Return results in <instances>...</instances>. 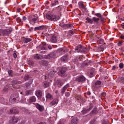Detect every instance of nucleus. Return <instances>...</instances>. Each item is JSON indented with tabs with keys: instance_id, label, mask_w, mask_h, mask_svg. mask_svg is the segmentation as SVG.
Segmentation results:
<instances>
[{
	"instance_id": "1",
	"label": "nucleus",
	"mask_w": 124,
	"mask_h": 124,
	"mask_svg": "<svg viewBox=\"0 0 124 124\" xmlns=\"http://www.w3.org/2000/svg\"><path fill=\"white\" fill-rule=\"evenodd\" d=\"M86 48H85L81 45L77 46L75 49V52H81L83 53L85 52Z\"/></svg>"
},
{
	"instance_id": "2",
	"label": "nucleus",
	"mask_w": 124,
	"mask_h": 124,
	"mask_svg": "<svg viewBox=\"0 0 124 124\" xmlns=\"http://www.w3.org/2000/svg\"><path fill=\"white\" fill-rule=\"evenodd\" d=\"M47 17L48 19L53 21H56L59 19V17L54 15L49 14Z\"/></svg>"
},
{
	"instance_id": "3",
	"label": "nucleus",
	"mask_w": 124,
	"mask_h": 124,
	"mask_svg": "<svg viewBox=\"0 0 124 124\" xmlns=\"http://www.w3.org/2000/svg\"><path fill=\"white\" fill-rule=\"evenodd\" d=\"M38 17L37 15H34L32 17L31 19L30 20V23L33 25L38 21Z\"/></svg>"
},
{
	"instance_id": "4",
	"label": "nucleus",
	"mask_w": 124,
	"mask_h": 124,
	"mask_svg": "<svg viewBox=\"0 0 124 124\" xmlns=\"http://www.w3.org/2000/svg\"><path fill=\"white\" fill-rule=\"evenodd\" d=\"M19 120V119L17 117H13L9 120V122L10 124H15Z\"/></svg>"
},
{
	"instance_id": "5",
	"label": "nucleus",
	"mask_w": 124,
	"mask_h": 124,
	"mask_svg": "<svg viewBox=\"0 0 124 124\" xmlns=\"http://www.w3.org/2000/svg\"><path fill=\"white\" fill-rule=\"evenodd\" d=\"M85 78L82 75L77 77L76 79V80L79 82L85 81Z\"/></svg>"
},
{
	"instance_id": "6",
	"label": "nucleus",
	"mask_w": 124,
	"mask_h": 124,
	"mask_svg": "<svg viewBox=\"0 0 124 124\" xmlns=\"http://www.w3.org/2000/svg\"><path fill=\"white\" fill-rule=\"evenodd\" d=\"M36 108L40 112L44 110V108L43 106L39 104L38 103H35L34 104Z\"/></svg>"
},
{
	"instance_id": "7",
	"label": "nucleus",
	"mask_w": 124,
	"mask_h": 124,
	"mask_svg": "<svg viewBox=\"0 0 124 124\" xmlns=\"http://www.w3.org/2000/svg\"><path fill=\"white\" fill-rule=\"evenodd\" d=\"M58 101V100L57 98L54 99L53 101L50 103V105L51 106H55L57 104Z\"/></svg>"
},
{
	"instance_id": "8",
	"label": "nucleus",
	"mask_w": 124,
	"mask_h": 124,
	"mask_svg": "<svg viewBox=\"0 0 124 124\" xmlns=\"http://www.w3.org/2000/svg\"><path fill=\"white\" fill-rule=\"evenodd\" d=\"M35 94L38 99L41 98L42 94V92L41 91L39 90H37L35 92Z\"/></svg>"
},
{
	"instance_id": "9",
	"label": "nucleus",
	"mask_w": 124,
	"mask_h": 124,
	"mask_svg": "<svg viewBox=\"0 0 124 124\" xmlns=\"http://www.w3.org/2000/svg\"><path fill=\"white\" fill-rule=\"evenodd\" d=\"M63 84L61 80L60 79L57 80L55 82V85H57L59 87H61Z\"/></svg>"
},
{
	"instance_id": "10",
	"label": "nucleus",
	"mask_w": 124,
	"mask_h": 124,
	"mask_svg": "<svg viewBox=\"0 0 124 124\" xmlns=\"http://www.w3.org/2000/svg\"><path fill=\"white\" fill-rule=\"evenodd\" d=\"M67 69L65 67H63L62 68L61 70L60 71V72L61 74V76H65L66 71Z\"/></svg>"
},
{
	"instance_id": "11",
	"label": "nucleus",
	"mask_w": 124,
	"mask_h": 124,
	"mask_svg": "<svg viewBox=\"0 0 124 124\" xmlns=\"http://www.w3.org/2000/svg\"><path fill=\"white\" fill-rule=\"evenodd\" d=\"M18 112V111L15 108H11L10 110V114H16Z\"/></svg>"
},
{
	"instance_id": "12",
	"label": "nucleus",
	"mask_w": 124,
	"mask_h": 124,
	"mask_svg": "<svg viewBox=\"0 0 124 124\" xmlns=\"http://www.w3.org/2000/svg\"><path fill=\"white\" fill-rule=\"evenodd\" d=\"M11 100L13 102L15 101H18L19 97L18 96H13L12 95L11 96Z\"/></svg>"
},
{
	"instance_id": "13",
	"label": "nucleus",
	"mask_w": 124,
	"mask_h": 124,
	"mask_svg": "<svg viewBox=\"0 0 124 124\" xmlns=\"http://www.w3.org/2000/svg\"><path fill=\"white\" fill-rule=\"evenodd\" d=\"M36 101V99L35 96H33L30 97V98L28 100L29 103H31L35 102Z\"/></svg>"
},
{
	"instance_id": "14",
	"label": "nucleus",
	"mask_w": 124,
	"mask_h": 124,
	"mask_svg": "<svg viewBox=\"0 0 124 124\" xmlns=\"http://www.w3.org/2000/svg\"><path fill=\"white\" fill-rule=\"evenodd\" d=\"M78 122V119L77 118H74L71 121V124H77Z\"/></svg>"
},
{
	"instance_id": "15",
	"label": "nucleus",
	"mask_w": 124,
	"mask_h": 124,
	"mask_svg": "<svg viewBox=\"0 0 124 124\" xmlns=\"http://www.w3.org/2000/svg\"><path fill=\"white\" fill-rule=\"evenodd\" d=\"M50 41L53 43H56L57 41V39L56 37L54 35L52 36L50 39Z\"/></svg>"
},
{
	"instance_id": "16",
	"label": "nucleus",
	"mask_w": 124,
	"mask_h": 124,
	"mask_svg": "<svg viewBox=\"0 0 124 124\" xmlns=\"http://www.w3.org/2000/svg\"><path fill=\"white\" fill-rule=\"evenodd\" d=\"M8 34L6 30H3L0 29V35L6 36Z\"/></svg>"
},
{
	"instance_id": "17",
	"label": "nucleus",
	"mask_w": 124,
	"mask_h": 124,
	"mask_svg": "<svg viewBox=\"0 0 124 124\" xmlns=\"http://www.w3.org/2000/svg\"><path fill=\"white\" fill-rule=\"evenodd\" d=\"M43 56L40 55H39L38 54H36L34 55V58L36 60L42 59L43 58Z\"/></svg>"
},
{
	"instance_id": "18",
	"label": "nucleus",
	"mask_w": 124,
	"mask_h": 124,
	"mask_svg": "<svg viewBox=\"0 0 124 124\" xmlns=\"http://www.w3.org/2000/svg\"><path fill=\"white\" fill-rule=\"evenodd\" d=\"M101 84V82L99 81H97L95 83V88H98L99 87Z\"/></svg>"
},
{
	"instance_id": "19",
	"label": "nucleus",
	"mask_w": 124,
	"mask_h": 124,
	"mask_svg": "<svg viewBox=\"0 0 124 124\" xmlns=\"http://www.w3.org/2000/svg\"><path fill=\"white\" fill-rule=\"evenodd\" d=\"M33 93V91L32 90H27L25 91V94L26 95L28 96L29 95L32 94Z\"/></svg>"
},
{
	"instance_id": "20",
	"label": "nucleus",
	"mask_w": 124,
	"mask_h": 124,
	"mask_svg": "<svg viewBox=\"0 0 124 124\" xmlns=\"http://www.w3.org/2000/svg\"><path fill=\"white\" fill-rule=\"evenodd\" d=\"M46 98L47 99L51 100L53 99V96L50 93H48L46 95Z\"/></svg>"
},
{
	"instance_id": "21",
	"label": "nucleus",
	"mask_w": 124,
	"mask_h": 124,
	"mask_svg": "<svg viewBox=\"0 0 124 124\" xmlns=\"http://www.w3.org/2000/svg\"><path fill=\"white\" fill-rule=\"evenodd\" d=\"M60 26H61L64 29H67L69 28L68 24H65L60 23L59 24Z\"/></svg>"
},
{
	"instance_id": "22",
	"label": "nucleus",
	"mask_w": 124,
	"mask_h": 124,
	"mask_svg": "<svg viewBox=\"0 0 124 124\" xmlns=\"http://www.w3.org/2000/svg\"><path fill=\"white\" fill-rule=\"evenodd\" d=\"M55 73V72L53 70H51L50 72L48 74V77L50 78L52 77Z\"/></svg>"
},
{
	"instance_id": "23",
	"label": "nucleus",
	"mask_w": 124,
	"mask_h": 124,
	"mask_svg": "<svg viewBox=\"0 0 124 124\" xmlns=\"http://www.w3.org/2000/svg\"><path fill=\"white\" fill-rule=\"evenodd\" d=\"M94 72L93 70H90L89 72L87 73V75L90 77H92L93 76Z\"/></svg>"
},
{
	"instance_id": "24",
	"label": "nucleus",
	"mask_w": 124,
	"mask_h": 124,
	"mask_svg": "<svg viewBox=\"0 0 124 124\" xmlns=\"http://www.w3.org/2000/svg\"><path fill=\"white\" fill-rule=\"evenodd\" d=\"M78 5L79 7L80 8L84 10H85L86 9L83 4L82 2H79L78 3Z\"/></svg>"
},
{
	"instance_id": "25",
	"label": "nucleus",
	"mask_w": 124,
	"mask_h": 124,
	"mask_svg": "<svg viewBox=\"0 0 124 124\" xmlns=\"http://www.w3.org/2000/svg\"><path fill=\"white\" fill-rule=\"evenodd\" d=\"M40 64H42V65L45 66L47 65L48 64V62L45 60L41 61H40Z\"/></svg>"
},
{
	"instance_id": "26",
	"label": "nucleus",
	"mask_w": 124,
	"mask_h": 124,
	"mask_svg": "<svg viewBox=\"0 0 124 124\" xmlns=\"http://www.w3.org/2000/svg\"><path fill=\"white\" fill-rule=\"evenodd\" d=\"M68 59V57L67 55L63 56L61 58V60L64 62L67 61Z\"/></svg>"
},
{
	"instance_id": "27",
	"label": "nucleus",
	"mask_w": 124,
	"mask_h": 124,
	"mask_svg": "<svg viewBox=\"0 0 124 124\" xmlns=\"http://www.w3.org/2000/svg\"><path fill=\"white\" fill-rule=\"evenodd\" d=\"M32 40L31 39L29 38H25L23 39V41L24 43H26L28 42L31 41Z\"/></svg>"
},
{
	"instance_id": "28",
	"label": "nucleus",
	"mask_w": 124,
	"mask_h": 124,
	"mask_svg": "<svg viewBox=\"0 0 124 124\" xmlns=\"http://www.w3.org/2000/svg\"><path fill=\"white\" fill-rule=\"evenodd\" d=\"M118 80L120 83L124 84V77H121L118 78Z\"/></svg>"
},
{
	"instance_id": "29",
	"label": "nucleus",
	"mask_w": 124,
	"mask_h": 124,
	"mask_svg": "<svg viewBox=\"0 0 124 124\" xmlns=\"http://www.w3.org/2000/svg\"><path fill=\"white\" fill-rule=\"evenodd\" d=\"M50 84V83L47 82H45L44 83V88H45L49 86Z\"/></svg>"
},
{
	"instance_id": "30",
	"label": "nucleus",
	"mask_w": 124,
	"mask_h": 124,
	"mask_svg": "<svg viewBox=\"0 0 124 124\" xmlns=\"http://www.w3.org/2000/svg\"><path fill=\"white\" fill-rule=\"evenodd\" d=\"M44 27L43 26H40L39 27H36L34 28V30L36 31L37 30H40L44 29Z\"/></svg>"
},
{
	"instance_id": "31",
	"label": "nucleus",
	"mask_w": 124,
	"mask_h": 124,
	"mask_svg": "<svg viewBox=\"0 0 124 124\" xmlns=\"http://www.w3.org/2000/svg\"><path fill=\"white\" fill-rule=\"evenodd\" d=\"M62 7L59 6L56 8V9L59 13H60L62 11Z\"/></svg>"
},
{
	"instance_id": "32",
	"label": "nucleus",
	"mask_w": 124,
	"mask_h": 124,
	"mask_svg": "<svg viewBox=\"0 0 124 124\" xmlns=\"http://www.w3.org/2000/svg\"><path fill=\"white\" fill-rule=\"evenodd\" d=\"M30 85L31 84L29 83L25 84L24 86L25 89H27L29 88L30 87Z\"/></svg>"
},
{
	"instance_id": "33",
	"label": "nucleus",
	"mask_w": 124,
	"mask_h": 124,
	"mask_svg": "<svg viewBox=\"0 0 124 124\" xmlns=\"http://www.w3.org/2000/svg\"><path fill=\"white\" fill-rule=\"evenodd\" d=\"M92 108V107H90L89 108V109H85L84 110L82 111V113H86L88 111H90Z\"/></svg>"
},
{
	"instance_id": "34",
	"label": "nucleus",
	"mask_w": 124,
	"mask_h": 124,
	"mask_svg": "<svg viewBox=\"0 0 124 124\" xmlns=\"http://www.w3.org/2000/svg\"><path fill=\"white\" fill-rule=\"evenodd\" d=\"M86 20L89 23H90L92 24L93 23V20H92V19H91L89 18L88 17H87L86 18Z\"/></svg>"
},
{
	"instance_id": "35",
	"label": "nucleus",
	"mask_w": 124,
	"mask_h": 124,
	"mask_svg": "<svg viewBox=\"0 0 124 124\" xmlns=\"http://www.w3.org/2000/svg\"><path fill=\"white\" fill-rule=\"evenodd\" d=\"M58 1L57 0H56L54 2H52L51 5L52 6H54L55 5H56L58 4Z\"/></svg>"
},
{
	"instance_id": "36",
	"label": "nucleus",
	"mask_w": 124,
	"mask_h": 124,
	"mask_svg": "<svg viewBox=\"0 0 124 124\" xmlns=\"http://www.w3.org/2000/svg\"><path fill=\"white\" fill-rule=\"evenodd\" d=\"M99 18H97L95 17H93L92 19V20L93 21H94V22L98 23V21L99 20Z\"/></svg>"
},
{
	"instance_id": "37",
	"label": "nucleus",
	"mask_w": 124,
	"mask_h": 124,
	"mask_svg": "<svg viewBox=\"0 0 124 124\" xmlns=\"http://www.w3.org/2000/svg\"><path fill=\"white\" fill-rule=\"evenodd\" d=\"M8 72L9 76H13V73L12 70H8Z\"/></svg>"
},
{
	"instance_id": "38",
	"label": "nucleus",
	"mask_w": 124,
	"mask_h": 124,
	"mask_svg": "<svg viewBox=\"0 0 124 124\" xmlns=\"http://www.w3.org/2000/svg\"><path fill=\"white\" fill-rule=\"evenodd\" d=\"M12 83L13 84H17V83L18 84H21V82L20 81H17L16 80L12 81Z\"/></svg>"
},
{
	"instance_id": "39",
	"label": "nucleus",
	"mask_w": 124,
	"mask_h": 124,
	"mask_svg": "<svg viewBox=\"0 0 124 124\" xmlns=\"http://www.w3.org/2000/svg\"><path fill=\"white\" fill-rule=\"evenodd\" d=\"M29 78V76L28 75H25V77L24 78V79L25 81H26L28 80Z\"/></svg>"
},
{
	"instance_id": "40",
	"label": "nucleus",
	"mask_w": 124,
	"mask_h": 124,
	"mask_svg": "<svg viewBox=\"0 0 124 124\" xmlns=\"http://www.w3.org/2000/svg\"><path fill=\"white\" fill-rule=\"evenodd\" d=\"M8 34H9L12 31V30L10 28L9 29H7L6 30Z\"/></svg>"
},
{
	"instance_id": "41",
	"label": "nucleus",
	"mask_w": 124,
	"mask_h": 124,
	"mask_svg": "<svg viewBox=\"0 0 124 124\" xmlns=\"http://www.w3.org/2000/svg\"><path fill=\"white\" fill-rule=\"evenodd\" d=\"M69 87V85L68 84H67L66 85L63 87V88L65 90H66Z\"/></svg>"
},
{
	"instance_id": "42",
	"label": "nucleus",
	"mask_w": 124,
	"mask_h": 124,
	"mask_svg": "<svg viewBox=\"0 0 124 124\" xmlns=\"http://www.w3.org/2000/svg\"><path fill=\"white\" fill-rule=\"evenodd\" d=\"M66 90L62 88L61 91V93L62 94V95H63V94L65 92Z\"/></svg>"
},
{
	"instance_id": "43",
	"label": "nucleus",
	"mask_w": 124,
	"mask_h": 124,
	"mask_svg": "<svg viewBox=\"0 0 124 124\" xmlns=\"http://www.w3.org/2000/svg\"><path fill=\"white\" fill-rule=\"evenodd\" d=\"M124 64L122 63H120L119 65V68L120 69H122L123 68Z\"/></svg>"
},
{
	"instance_id": "44",
	"label": "nucleus",
	"mask_w": 124,
	"mask_h": 124,
	"mask_svg": "<svg viewBox=\"0 0 124 124\" xmlns=\"http://www.w3.org/2000/svg\"><path fill=\"white\" fill-rule=\"evenodd\" d=\"M95 15L99 17H101V15L100 13H96L95 14Z\"/></svg>"
},
{
	"instance_id": "45",
	"label": "nucleus",
	"mask_w": 124,
	"mask_h": 124,
	"mask_svg": "<svg viewBox=\"0 0 124 124\" xmlns=\"http://www.w3.org/2000/svg\"><path fill=\"white\" fill-rule=\"evenodd\" d=\"M5 112L6 111V110H5V109H4L3 110H0V115L2 114L3 112Z\"/></svg>"
},
{
	"instance_id": "46",
	"label": "nucleus",
	"mask_w": 124,
	"mask_h": 124,
	"mask_svg": "<svg viewBox=\"0 0 124 124\" xmlns=\"http://www.w3.org/2000/svg\"><path fill=\"white\" fill-rule=\"evenodd\" d=\"M70 95V93L69 92H66L65 93V95L66 96L68 97Z\"/></svg>"
},
{
	"instance_id": "47",
	"label": "nucleus",
	"mask_w": 124,
	"mask_h": 124,
	"mask_svg": "<svg viewBox=\"0 0 124 124\" xmlns=\"http://www.w3.org/2000/svg\"><path fill=\"white\" fill-rule=\"evenodd\" d=\"M16 20L17 22H22L20 18L19 17H18L16 18Z\"/></svg>"
},
{
	"instance_id": "48",
	"label": "nucleus",
	"mask_w": 124,
	"mask_h": 124,
	"mask_svg": "<svg viewBox=\"0 0 124 124\" xmlns=\"http://www.w3.org/2000/svg\"><path fill=\"white\" fill-rule=\"evenodd\" d=\"M122 42H119L118 43V46H121L122 44Z\"/></svg>"
},
{
	"instance_id": "49",
	"label": "nucleus",
	"mask_w": 124,
	"mask_h": 124,
	"mask_svg": "<svg viewBox=\"0 0 124 124\" xmlns=\"http://www.w3.org/2000/svg\"><path fill=\"white\" fill-rule=\"evenodd\" d=\"M27 17L25 16H23V17L22 19L24 21L27 19Z\"/></svg>"
},
{
	"instance_id": "50",
	"label": "nucleus",
	"mask_w": 124,
	"mask_h": 124,
	"mask_svg": "<svg viewBox=\"0 0 124 124\" xmlns=\"http://www.w3.org/2000/svg\"><path fill=\"white\" fill-rule=\"evenodd\" d=\"M41 49L42 50H45V45H43L42 47L41 48Z\"/></svg>"
},
{
	"instance_id": "51",
	"label": "nucleus",
	"mask_w": 124,
	"mask_h": 124,
	"mask_svg": "<svg viewBox=\"0 0 124 124\" xmlns=\"http://www.w3.org/2000/svg\"><path fill=\"white\" fill-rule=\"evenodd\" d=\"M13 57L15 58H16L17 57V55L16 53H14L13 54Z\"/></svg>"
},
{
	"instance_id": "52",
	"label": "nucleus",
	"mask_w": 124,
	"mask_h": 124,
	"mask_svg": "<svg viewBox=\"0 0 124 124\" xmlns=\"http://www.w3.org/2000/svg\"><path fill=\"white\" fill-rule=\"evenodd\" d=\"M69 28L73 26V25L72 24H68Z\"/></svg>"
},
{
	"instance_id": "53",
	"label": "nucleus",
	"mask_w": 124,
	"mask_h": 124,
	"mask_svg": "<svg viewBox=\"0 0 124 124\" xmlns=\"http://www.w3.org/2000/svg\"><path fill=\"white\" fill-rule=\"evenodd\" d=\"M120 38L123 39H124V36L121 35Z\"/></svg>"
},
{
	"instance_id": "54",
	"label": "nucleus",
	"mask_w": 124,
	"mask_h": 124,
	"mask_svg": "<svg viewBox=\"0 0 124 124\" xmlns=\"http://www.w3.org/2000/svg\"><path fill=\"white\" fill-rule=\"evenodd\" d=\"M33 28L31 27L29 29L28 31H31L33 30Z\"/></svg>"
},
{
	"instance_id": "55",
	"label": "nucleus",
	"mask_w": 124,
	"mask_h": 124,
	"mask_svg": "<svg viewBox=\"0 0 124 124\" xmlns=\"http://www.w3.org/2000/svg\"><path fill=\"white\" fill-rule=\"evenodd\" d=\"M58 124H63V123L61 121H59L58 123Z\"/></svg>"
},
{
	"instance_id": "56",
	"label": "nucleus",
	"mask_w": 124,
	"mask_h": 124,
	"mask_svg": "<svg viewBox=\"0 0 124 124\" xmlns=\"http://www.w3.org/2000/svg\"><path fill=\"white\" fill-rule=\"evenodd\" d=\"M116 68V67L115 66H114L113 67V68H112V70H114Z\"/></svg>"
},
{
	"instance_id": "57",
	"label": "nucleus",
	"mask_w": 124,
	"mask_h": 124,
	"mask_svg": "<svg viewBox=\"0 0 124 124\" xmlns=\"http://www.w3.org/2000/svg\"><path fill=\"white\" fill-rule=\"evenodd\" d=\"M122 21H124V17L123 18H121L120 19Z\"/></svg>"
},
{
	"instance_id": "58",
	"label": "nucleus",
	"mask_w": 124,
	"mask_h": 124,
	"mask_svg": "<svg viewBox=\"0 0 124 124\" xmlns=\"http://www.w3.org/2000/svg\"><path fill=\"white\" fill-rule=\"evenodd\" d=\"M121 27H123V26H124V23H123L121 24Z\"/></svg>"
},
{
	"instance_id": "59",
	"label": "nucleus",
	"mask_w": 124,
	"mask_h": 124,
	"mask_svg": "<svg viewBox=\"0 0 124 124\" xmlns=\"http://www.w3.org/2000/svg\"><path fill=\"white\" fill-rule=\"evenodd\" d=\"M91 94V93L90 92H88L87 93V94L88 95H90Z\"/></svg>"
},
{
	"instance_id": "60",
	"label": "nucleus",
	"mask_w": 124,
	"mask_h": 124,
	"mask_svg": "<svg viewBox=\"0 0 124 124\" xmlns=\"http://www.w3.org/2000/svg\"><path fill=\"white\" fill-rule=\"evenodd\" d=\"M55 93H56L57 94V93H58V91H55Z\"/></svg>"
},
{
	"instance_id": "61",
	"label": "nucleus",
	"mask_w": 124,
	"mask_h": 124,
	"mask_svg": "<svg viewBox=\"0 0 124 124\" xmlns=\"http://www.w3.org/2000/svg\"><path fill=\"white\" fill-rule=\"evenodd\" d=\"M26 25L27 26H28V27H29V28L30 27V26H29L28 25V24H26Z\"/></svg>"
},
{
	"instance_id": "62",
	"label": "nucleus",
	"mask_w": 124,
	"mask_h": 124,
	"mask_svg": "<svg viewBox=\"0 0 124 124\" xmlns=\"http://www.w3.org/2000/svg\"><path fill=\"white\" fill-rule=\"evenodd\" d=\"M94 1H98V0H93Z\"/></svg>"
},
{
	"instance_id": "63",
	"label": "nucleus",
	"mask_w": 124,
	"mask_h": 124,
	"mask_svg": "<svg viewBox=\"0 0 124 124\" xmlns=\"http://www.w3.org/2000/svg\"><path fill=\"white\" fill-rule=\"evenodd\" d=\"M105 79H107V78H108V77H105Z\"/></svg>"
},
{
	"instance_id": "64",
	"label": "nucleus",
	"mask_w": 124,
	"mask_h": 124,
	"mask_svg": "<svg viewBox=\"0 0 124 124\" xmlns=\"http://www.w3.org/2000/svg\"><path fill=\"white\" fill-rule=\"evenodd\" d=\"M64 50V49H62H62H61V51H63V50Z\"/></svg>"
}]
</instances>
